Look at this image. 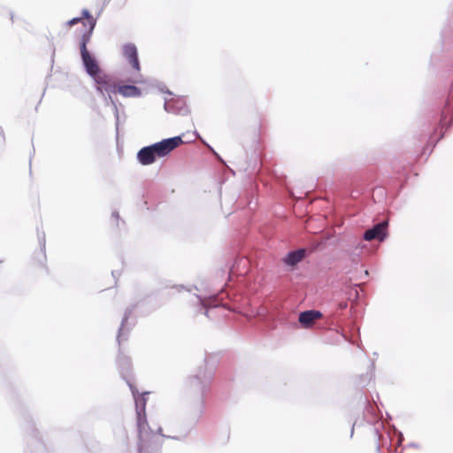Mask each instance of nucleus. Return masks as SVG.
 I'll return each mask as SVG.
<instances>
[{"mask_svg":"<svg viewBox=\"0 0 453 453\" xmlns=\"http://www.w3.org/2000/svg\"><path fill=\"white\" fill-rule=\"evenodd\" d=\"M79 22H81L84 27L81 40V55L82 62L87 73L94 79L96 75L102 73V71L100 70L96 60L89 54L87 49V44L90 41L96 21L88 10H83L81 17L69 20L67 22V26L73 27Z\"/></svg>","mask_w":453,"mask_h":453,"instance_id":"f257e3e1","label":"nucleus"},{"mask_svg":"<svg viewBox=\"0 0 453 453\" xmlns=\"http://www.w3.org/2000/svg\"><path fill=\"white\" fill-rule=\"evenodd\" d=\"M182 142L183 141L180 136L164 139L161 142L141 149L137 153V159L142 165H151L156 161L157 157L167 156Z\"/></svg>","mask_w":453,"mask_h":453,"instance_id":"f03ea898","label":"nucleus"},{"mask_svg":"<svg viewBox=\"0 0 453 453\" xmlns=\"http://www.w3.org/2000/svg\"><path fill=\"white\" fill-rule=\"evenodd\" d=\"M96 84V89L101 94H108L110 96L111 94H117L119 83L117 80L104 73H100L93 79Z\"/></svg>","mask_w":453,"mask_h":453,"instance_id":"7ed1b4c3","label":"nucleus"},{"mask_svg":"<svg viewBox=\"0 0 453 453\" xmlns=\"http://www.w3.org/2000/svg\"><path fill=\"white\" fill-rule=\"evenodd\" d=\"M388 222L383 221L375 225L372 228L368 229L364 234L365 241L379 240L383 241L387 236Z\"/></svg>","mask_w":453,"mask_h":453,"instance_id":"20e7f679","label":"nucleus"},{"mask_svg":"<svg viewBox=\"0 0 453 453\" xmlns=\"http://www.w3.org/2000/svg\"><path fill=\"white\" fill-rule=\"evenodd\" d=\"M123 54L129 61L130 65L136 71H140V64L137 56V49L134 44H126L123 46Z\"/></svg>","mask_w":453,"mask_h":453,"instance_id":"39448f33","label":"nucleus"},{"mask_svg":"<svg viewBox=\"0 0 453 453\" xmlns=\"http://www.w3.org/2000/svg\"><path fill=\"white\" fill-rule=\"evenodd\" d=\"M322 317V313L319 311H306L299 315V322L303 327H310L313 323Z\"/></svg>","mask_w":453,"mask_h":453,"instance_id":"423d86ee","label":"nucleus"},{"mask_svg":"<svg viewBox=\"0 0 453 453\" xmlns=\"http://www.w3.org/2000/svg\"><path fill=\"white\" fill-rule=\"evenodd\" d=\"M117 93L124 97H138L142 95L141 90L134 85H119Z\"/></svg>","mask_w":453,"mask_h":453,"instance_id":"0eeeda50","label":"nucleus"},{"mask_svg":"<svg viewBox=\"0 0 453 453\" xmlns=\"http://www.w3.org/2000/svg\"><path fill=\"white\" fill-rule=\"evenodd\" d=\"M304 257V250H298L293 252H289L284 258V262L288 265H295Z\"/></svg>","mask_w":453,"mask_h":453,"instance_id":"6e6552de","label":"nucleus"},{"mask_svg":"<svg viewBox=\"0 0 453 453\" xmlns=\"http://www.w3.org/2000/svg\"><path fill=\"white\" fill-rule=\"evenodd\" d=\"M137 426L139 429V433L142 435L143 433H146V428L148 427V422L145 417V407L143 406L142 410L137 411Z\"/></svg>","mask_w":453,"mask_h":453,"instance_id":"1a4fd4ad","label":"nucleus"},{"mask_svg":"<svg viewBox=\"0 0 453 453\" xmlns=\"http://www.w3.org/2000/svg\"><path fill=\"white\" fill-rule=\"evenodd\" d=\"M36 261L40 264L42 267L44 266V264L46 262V254L43 250H40L37 253V256L35 257Z\"/></svg>","mask_w":453,"mask_h":453,"instance_id":"9d476101","label":"nucleus"},{"mask_svg":"<svg viewBox=\"0 0 453 453\" xmlns=\"http://www.w3.org/2000/svg\"><path fill=\"white\" fill-rule=\"evenodd\" d=\"M347 307V303H340V308L341 309H345Z\"/></svg>","mask_w":453,"mask_h":453,"instance_id":"9b49d317","label":"nucleus"},{"mask_svg":"<svg viewBox=\"0 0 453 453\" xmlns=\"http://www.w3.org/2000/svg\"><path fill=\"white\" fill-rule=\"evenodd\" d=\"M201 376H203V378H205L206 373H205V372H203V374H202Z\"/></svg>","mask_w":453,"mask_h":453,"instance_id":"f8f14e48","label":"nucleus"},{"mask_svg":"<svg viewBox=\"0 0 453 453\" xmlns=\"http://www.w3.org/2000/svg\"><path fill=\"white\" fill-rule=\"evenodd\" d=\"M211 378H212V374H211V375L209 376V380H211Z\"/></svg>","mask_w":453,"mask_h":453,"instance_id":"ddd939ff","label":"nucleus"}]
</instances>
